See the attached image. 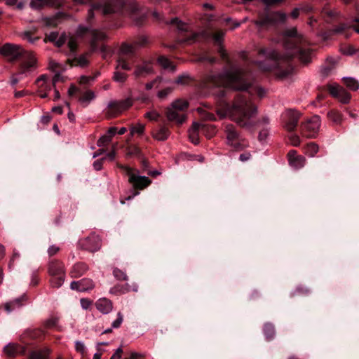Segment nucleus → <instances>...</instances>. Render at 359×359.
<instances>
[{
  "instance_id": "obj_60",
  "label": "nucleus",
  "mask_w": 359,
  "mask_h": 359,
  "mask_svg": "<svg viewBox=\"0 0 359 359\" xmlns=\"http://www.w3.org/2000/svg\"><path fill=\"white\" fill-rule=\"evenodd\" d=\"M20 257V253L15 249L13 250V256L11 258L8 266L11 268L13 264L15 259H19Z\"/></svg>"
},
{
  "instance_id": "obj_22",
  "label": "nucleus",
  "mask_w": 359,
  "mask_h": 359,
  "mask_svg": "<svg viewBox=\"0 0 359 359\" xmlns=\"http://www.w3.org/2000/svg\"><path fill=\"white\" fill-rule=\"evenodd\" d=\"M286 115L288 119L285 123V128L288 131H292L297 126L300 114L296 111L288 110L286 112Z\"/></svg>"
},
{
  "instance_id": "obj_17",
  "label": "nucleus",
  "mask_w": 359,
  "mask_h": 359,
  "mask_svg": "<svg viewBox=\"0 0 359 359\" xmlns=\"http://www.w3.org/2000/svg\"><path fill=\"white\" fill-rule=\"evenodd\" d=\"M36 59L32 53H27L25 60L20 65V70L18 72L19 76L27 74L34 70L36 68Z\"/></svg>"
},
{
  "instance_id": "obj_54",
  "label": "nucleus",
  "mask_w": 359,
  "mask_h": 359,
  "mask_svg": "<svg viewBox=\"0 0 359 359\" xmlns=\"http://www.w3.org/2000/svg\"><path fill=\"white\" fill-rule=\"evenodd\" d=\"M172 89L171 88H166L158 93V97L161 100L165 99L171 92Z\"/></svg>"
},
{
  "instance_id": "obj_50",
  "label": "nucleus",
  "mask_w": 359,
  "mask_h": 359,
  "mask_svg": "<svg viewBox=\"0 0 359 359\" xmlns=\"http://www.w3.org/2000/svg\"><path fill=\"white\" fill-rule=\"evenodd\" d=\"M57 323L58 318L57 317H51L45 322V327L47 328H52L55 327Z\"/></svg>"
},
{
  "instance_id": "obj_44",
  "label": "nucleus",
  "mask_w": 359,
  "mask_h": 359,
  "mask_svg": "<svg viewBox=\"0 0 359 359\" xmlns=\"http://www.w3.org/2000/svg\"><path fill=\"white\" fill-rule=\"evenodd\" d=\"M113 274L114 277L119 280H126L128 278L124 271L117 268L114 269Z\"/></svg>"
},
{
  "instance_id": "obj_24",
  "label": "nucleus",
  "mask_w": 359,
  "mask_h": 359,
  "mask_svg": "<svg viewBox=\"0 0 359 359\" xmlns=\"http://www.w3.org/2000/svg\"><path fill=\"white\" fill-rule=\"evenodd\" d=\"M65 0H32L31 6L34 8H39L44 6L53 7H60Z\"/></svg>"
},
{
  "instance_id": "obj_11",
  "label": "nucleus",
  "mask_w": 359,
  "mask_h": 359,
  "mask_svg": "<svg viewBox=\"0 0 359 359\" xmlns=\"http://www.w3.org/2000/svg\"><path fill=\"white\" fill-rule=\"evenodd\" d=\"M320 122L319 116H313L301 125L302 135L308 138L316 137L319 131Z\"/></svg>"
},
{
  "instance_id": "obj_1",
  "label": "nucleus",
  "mask_w": 359,
  "mask_h": 359,
  "mask_svg": "<svg viewBox=\"0 0 359 359\" xmlns=\"http://www.w3.org/2000/svg\"><path fill=\"white\" fill-rule=\"evenodd\" d=\"M284 48L285 55H280L271 48H261L258 50L260 56L265 57L264 61H255V64L262 72H273L278 79H283L290 75L293 67L290 62L292 57L298 58L306 64L311 61V50L307 41L302 34H298L293 27L285 32Z\"/></svg>"
},
{
  "instance_id": "obj_36",
  "label": "nucleus",
  "mask_w": 359,
  "mask_h": 359,
  "mask_svg": "<svg viewBox=\"0 0 359 359\" xmlns=\"http://www.w3.org/2000/svg\"><path fill=\"white\" fill-rule=\"evenodd\" d=\"M130 58H126V57H120L118 56V58L117 60V65L116 67V69H123L129 71L131 69L132 65L128 62V60Z\"/></svg>"
},
{
  "instance_id": "obj_2",
  "label": "nucleus",
  "mask_w": 359,
  "mask_h": 359,
  "mask_svg": "<svg viewBox=\"0 0 359 359\" xmlns=\"http://www.w3.org/2000/svg\"><path fill=\"white\" fill-rule=\"evenodd\" d=\"M201 86L207 89L224 87L235 90H246L250 88V93H256L259 98L264 97L266 94V90L262 87L252 86L250 74L242 68H231L224 73L210 72L203 77Z\"/></svg>"
},
{
  "instance_id": "obj_47",
  "label": "nucleus",
  "mask_w": 359,
  "mask_h": 359,
  "mask_svg": "<svg viewBox=\"0 0 359 359\" xmlns=\"http://www.w3.org/2000/svg\"><path fill=\"white\" fill-rule=\"evenodd\" d=\"M67 46L69 48L70 52L74 53L77 48L76 39L73 36L70 37L68 40Z\"/></svg>"
},
{
  "instance_id": "obj_3",
  "label": "nucleus",
  "mask_w": 359,
  "mask_h": 359,
  "mask_svg": "<svg viewBox=\"0 0 359 359\" xmlns=\"http://www.w3.org/2000/svg\"><path fill=\"white\" fill-rule=\"evenodd\" d=\"M217 114L221 118L229 117L240 127L250 129L258 123L269 124V118L263 117L258 121L255 118L258 114L256 104L251 98L241 94L237 95L230 104L221 102L217 108Z\"/></svg>"
},
{
  "instance_id": "obj_8",
  "label": "nucleus",
  "mask_w": 359,
  "mask_h": 359,
  "mask_svg": "<svg viewBox=\"0 0 359 359\" xmlns=\"http://www.w3.org/2000/svg\"><path fill=\"white\" fill-rule=\"evenodd\" d=\"M76 35L81 38L90 36V45L92 51L97 50L98 49L97 42L104 40L107 37L102 31L93 29L82 25L78 27Z\"/></svg>"
},
{
  "instance_id": "obj_14",
  "label": "nucleus",
  "mask_w": 359,
  "mask_h": 359,
  "mask_svg": "<svg viewBox=\"0 0 359 359\" xmlns=\"http://www.w3.org/2000/svg\"><path fill=\"white\" fill-rule=\"evenodd\" d=\"M278 15L276 12H259L258 18L253 20V23L259 29L267 28L275 23L276 18Z\"/></svg>"
},
{
  "instance_id": "obj_16",
  "label": "nucleus",
  "mask_w": 359,
  "mask_h": 359,
  "mask_svg": "<svg viewBox=\"0 0 359 359\" xmlns=\"http://www.w3.org/2000/svg\"><path fill=\"white\" fill-rule=\"evenodd\" d=\"M330 95L337 98L341 103L346 104L351 100V95L344 88L337 84L330 85L328 86Z\"/></svg>"
},
{
  "instance_id": "obj_59",
  "label": "nucleus",
  "mask_w": 359,
  "mask_h": 359,
  "mask_svg": "<svg viewBox=\"0 0 359 359\" xmlns=\"http://www.w3.org/2000/svg\"><path fill=\"white\" fill-rule=\"evenodd\" d=\"M162 81L161 77H157L156 79L152 81L151 82L147 83L145 86L147 90H151L154 86L157 83H160Z\"/></svg>"
},
{
  "instance_id": "obj_9",
  "label": "nucleus",
  "mask_w": 359,
  "mask_h": 359,
  "mask_svg": "<svg viewBox=\"0 0 359 359\" xmlns=\"http://www.w3.org/2000/svg\"><path fill=\"white\" fill-rule=\"evenodd\" d=\"M224 131L229 145L236 150H241L248 147V143L240 139L239 133L233 125L227 124L225 126Z\"/></svg>"
},
{
  "instance_id": "obj_53",
  "label": "nucleus",
  "mask_w": 359,
  "mask_h": 359,
  "mask_svg": "<svg viewBox=\"0 0 359 359\" xmlns=\"http://www.w3.org/2000/svg\"><path fill=\"white\" fill-rule=\"evenodd\" d=\"M48 80V76L46 74L41 75L36 80V83L39 86V87L42 89L43 87V83L46 84ZM42 90H40L41 92Z\"/></svg>"
},
{
  "instance_id": "obj_46",
  "label": "nucleus",
  "mask_w": 359,
  "mask_h": 359,
  "mask_svg": "<svg viewBox=\"0 0 359 359\" xmlns=\"http://www.w3.org/2000/svg\"><path fill=\"white\" fill-rule=\"evenodd\" d=\"M144 117L148 118L149 121H158L160 117V114L157 112L156 110H151L150 111L147 112L144 114Z\"/></svg>"
},
{
  "instance_id": "obj_64",
  "label": "nucleus",
  "mask_w": 359,
  "mask_h": 359,
  "mask_svg": "<svg viewBox=\"0 0 359 359\" xmlns=\"http://www.w3.org/2000/svg\"><path fill=\"white\" fill-rule=\"evenodd\" d=\"M290 140L291 144L294 147H297L300 144L299 137L297 135H292L290 137Z\"/></svg>"
},
{
  "instance_id": "obj_43",
  "label": "nucleus",
  "mask_w": 359,
  "mask_h": 359,
  "mask_svg": "<svg viewBox=\"0 0 359 359\" xmlns=\"http://www.w3.org/2000/svg\"><path fill=\"white\" fill-rule=\"evenodd\" d=\"M21 36L23 39L28 41L30 43H34L39 39V37H33L32 33L30 31L24 32L22 33Z\"/></svg>"
},
{
  "instance_id": "obj_13",
  "label": "nucleus",
  "mask_w": 359,
  "mask_h": 359,
  "mask_svg": "<svg viewBox=\"0 0 359 359\" xmlns=\"http://www.w3.org/2000/svg\"><path fill=\"white\" fill-rule=\"evenodd\" d=\"M79 245L84 250L95 252L101 248L102 241L100 236L95 233H92L88 236L80 239Z\"/></svg>"
},
{
  "instance_id": "obj_4",
  "label": "nucleus",
  "mask_w": 359,
  "mask_h": 359,
  "mask_svg": "<svg viewBox=\"0 0 359 359\" xmlns=\"http://www.w3.org/2000/svg\"><path fill=\"white\" fill-rule=\"evenodd\" d=\"M94 11H100L103 15L111 14L116 12L128 14L130 17L140 23L144 18V15L137 18L136 15L139 11L138 6L135 2H126L125 0H109L108 3L99 2L92 5L88 11V20L94 17Z\"/></svg>"
},
{
  "instance_id": "obj_27",
  "label": "nucleus",
  "mask_w": 359,
  "mask_h": 359,
  "mask_svg": "<svg viewBox=\"0 0 359 359\" xmlns=\"http://www.w3.org/2000/svg\"><path fill=\"white\" fill-rule=\"evenodd\" d=\"M95 306L97 309L104 314L109 313L113 309L112 302L107 298L98 299Z\"/></svg>"
},
{
  "instance_id": "obj_40",
  "label": "nucleus",
  "mask_w": 359,
  "mask_h": 359,
  "mask_svg": "<svg viewBox=\"0 0 359 359\" xmlns=\"http://www.w3.org/2000/svg\"><path fill=\"white\" fill-rule=\"evenodd\" d=\"M306 164V158L304 156L299 155L292 161L290 165L297 169L301 168Z\"/></svg>"
},
{
  "instance_id": "obj_49",
  "label": "nucleus",
  "mask_w": 359,
  "mask_h": 359,
  "mask_svg": "<svg viewBox=\"0 0 359 359\" xmlns=\"http://www.w3.org/2000/svg\"><path fill=\"white\" fill-rule=\"evenodd\" d=\"M144 131V125L142 123H137L131 128V134L137 133L139 135L143 134Z\"/></svg>"
},
{
  "instance_id": "obj_29",
  "label": "nucleus",
  "mask_w": 359,
  "mask_h": 359,
  "mask_svg": "<svg viewBox=\"0 0 359 359\" xmlns=\"http://www.w3.org/2000/svg\"><path fill=\"white\" fill-rule=\"evenodd\" d=\"M137 291V287L136 285H134L133 287H131L128 283L126 284H118L111 288L110 292L111 294H121L126 292H128L130 291Z\"/></svg>"
},
{
  "instance_id": "obj_20",
  "label": "nucleus",
  "mask_w": 359,
  "mask_h": 359,
  "mask_svg": "<svg viewBox=\"0 0 359 359\" xmlns=\"http://www.w3.org/2000/svg\"><path fill=\"white\" fill-rule=\"evenodd\" d=\"M70 287L73 290L86 292L94 287V283L90 278H83L78 281H72Z\"/></svg>"
},
{
  "instance_id": "obj_45",
  "label": "nucleus",
  "mask_w": 359,
  "mask_h": 359,
  "mask_svg": "<svg viewBox=\"0 0 359 359\" xmlns=\"http://www.w3.org/2000/svg\"><path fill=\"white\" fill-rule=\"evenodd\" d=\"M111 141V139L110 138V135L105 134L100 137V139L97 140V144L99 147H101L107 145Z\"/></svg>"
},
{
  "instance_id": "obj_51",
  "label": "nucleus",
  "mask_w": 359,
  "mask_h": 359,
  "mask_svg": "<svg viewBox=\"0 0 359 359\" xmlns=\"http://www.w3.org/2000/svg\"><path fill=\"white\" fill-rule=\"evenodd\" d=\"M123 320V316L121 312L117 314V318L112 323V328H118L121 327Z\"/></svg>"
},
{
  "instance_id": "obj_58",
  "label": "nucleus",
  "mask_w": 359,
  "mask_h": 359,
  "mask_svg": "<svg viewBox=\"0 0 359 359\" xmlns=\"http://www.w3.org/2000/svg\"><path fill=\"white\" fill-rule=\"evenodd\" d=\"M260 1L266 7H270V6H275V5L282 2L283 0H260Z\"/></svg>"
},
{
  "instance_id": "obj_56",
  "label": "nucleus",
  "mask_w": 359,
  "mask_h": 359,
  "mask_svg": "<svg viewBox=\"0 0 359 359\" xmlns=\"http://www.w3.org/2000/svg\"><path fill=\"white\" fill-rule=\"evenodd\" d=\"M333 69V65L325 66L321 68L320 72L323 76H327L332 72Z\"/></svg>"
},
{
  "instance_id": "obj_52",
  "label": "nucleus",
  "mask_w": 359,
  "mask_h": 359,
  "mask_svg": "<svg viewBox=\"0 0 359 359\" xmlns=\"http://www.w3.org/2000/svg\"><path fill=\"white\" fill-rule=\"evenodd\" d=\"M158 62L164 68V69H168L169 68L170 66H171V62L170 61L163 57V56H161V57H159L158 59Z\"/></svg>"
},
{
  "instance_id": "obj_63",
  "label": "nucleus",
  "mask_w": 359,
  "mask_h": 359,
  "mask_svg": "<svg viewBox=\"0 0 359 359\" xmlns=\"http://www.w3.org/2000/svg\"><path fill=\"white\" fill-rule=\"evenodd\" d=\"M59 250H60L59 247L53 245L50 246L49 248L48 249V253L50 256H53L55 254H57Z\"/></svg>"
},
{
  "instance_id": "obj_33",
  "label": "nucleus",
  "mask_w": 359,
  "mask_h": 359,
  "mask_svg": "<svg viewBox=\"0 0 359 359\" xmlns=\"http://www.w3.org/2000/svg\"><path fill=\"white\" fill-rule=\"evenodd\" d=\"M327 116L328 119L335 125H340L342 123V115L337 110H330L327 112Z\"/></svg>"
},
{
  "instance_id": "obj_42",
  "label": "nucleus",
  "mask_w": 359,
  "mask_h": 359,
  "mask_svg": "<svg viewBox=\"0 0 359 359\" xmlns=\"http://www.w3.org/2000/svg\"><path fill=\"white\" fill-rule=\"evenodd\" d=\"M128 78L127 74L120 72L118 69H116L114 73L113 79L114 81L118 83H124Z\"/></svg>"
},
{
  "instance_id": "obj_18",
  "label": "nucleus",
  "mask_w": 359,
  "mask_h": 359,
  "mask_svg": "<svg viewBox=\"0 0 359 359\" xmlns=\"http://www.w3.org/2000/svg\"><path fill=\"white\" fill-rule=\"evenodd\" d=\"M341 13L336 8L325 6L320 12V17L325 22L331 24L337 22L341 18Z\"/></svg>"
},
{
  "instance_id": "obj_48",
  "label": "nucleus",
  "mask_w": 359,
  "mask_h": 359,
  "mask_svg": "<svg viewBox=\"0 0 359 359\" xmlns=\"http://www.w3.org/2000/svg\"><path fill=\"white\" fill-rule=\"evenodd\" d=\"M191 81V78L189 75H181L177 77L175 83L177 84L186 85Z\"/></svg>"
},
{
  "instance_id": "obj_34",
  "label": "nucleus",
  "mask_w": 359,
  "mask_h": 359,
  "mask_svg": "<svg viewBox=\"0 0 359 359\" xmlns=\"http://www.w3.org/2000/svg\"><path fill=\"white\" fill-rule=\"evenodd\" d=\"M166 24H170V25H175L177 27V29L179 32L182 33L184 32H189V26L183 22L182 21L180 20L177 18H174L171 19L170 22H165Z\"/></svg>"
},
{
  "instance_id": "obj_57",
  "label": "nucleus",
  "mask_w": 359,
  "mask_h": 359,
  "mask_svg": "<svg viewBox=\"0 0 359 359\" xmlns=\"http://www.w3.org/2000/svg\"><path fill=\"white\" fill-rule=\"evenodd\" d=\"M6 4L8 5V6H16V7L18 9H22V7H23V4L21 3V2L18 3V0H6Z\"/></svg>"
},
{
  "instance_id": "obj_12",
  "label": "nucleus",
  "mask_w": 359,
  "mask_h": 359,
  "mask_svg": "<svg viewBox=\"0 0 359 359\" xmlns=\"http://www.w3.org/2000/svg\"><path fill=\"white\" fill-rule=\"evenodd\" d=\"M147 37L142 36L131 44L126 43H122L120 48L119 56L133 59L135 55V53L137 48L139 47L143 46L147 43Z\"/></svg>"
},
{
  "instance_id": "obj_32",
  "label": "nucleus",
  "mask_w": 359,
  "mask_h": 359,
  "mask_svg": "<svg viewBox=\"0 0 359 359\" xmlns=\"http://www.w3.org/2000/svg\"><path fill=\"white\" fill-rule=\"evenodd\" d=\"M353 27V29L359 34V26H351L347 23H341L337 27L332 28L330 30V33L331 34H341L345 32L346 29Z\"/></svg>"
},
{
  "instance_id": "obj_41",
  "label": "nucleus",
  "mask_w": 359,
  "mask_h": 359,
  "mask_svg": "<svg viewBox=\"0 0 359 359\" xmlns=\"http://www.w3.org/2000/svg\"><path fill=\"white\" fill-rule=\"evenodd\" d=\"M5 309L7 312L10 313L13 311L16 308H19L21 306V302L20 299H16L10 302H7L5 304Z\"/></svg>"
},
{
  "instance_id": "obj_62",
  "label": "nucleus",
  "mask_w": 359,
  "mask_h": 359,
  "mask_svg": "<svg viewBox=\"0 0 359 359\" xmlns=\"http://www.w3.org/2000/svg\"><path fill=\"white\" fill-rule=\"evenodd\" d=\"M58 37V33L57 32H50L49 34H48L46 37L45 40H48L51 42H55Z\"/></svg>"
},
{
  "instance_id": "obj_39",
  "label": "nucleus",
  "mask_w": 359,
  "mask_h": 359,
  "mask_svg": "<svg viewBox=\"0 0 359 359\" xmlns=\"http://www.w3.org/2000/svg\"><path fill=\"white\" fill-rule=\"evenodd\" d=\"M344 83L346 85L347 88H348L351 90H356L359 88V83L357 80L352 77H344L343 79Z\"/></svg>"
},
{
  "instance_id": "obj_21",
  "label": "nucleus",
  "mask_w": 359,
  "mask_h": 359,
  "mask_svg": "<svg viewBox=\"0 0 359 359\" xmlns=\"http://www.w3.org/2000/svg\"><path fill=\"white\" fill-rule=\"evenodd\" d=\"M151 73H153V67L151 62L149 61H144L137 65L134 71L135 77H145Z\"/></svg>"
},
{
  "instance_id": "obj_28",
  "label": "nucleus",
  "mask_w": 359,
  "mask_h": 359,
  "mask_svg": "<svg viewBox=\"0 0 359 359\" xmlns=\"http://www.w3.org/2000/svg\"><path fill=\"white\" fill-rule=\"evenodd\" d=\"M90 55V53H86L83 55H81L79 57H75L73 59H68L67 62L72 66H78L80 67H85L88 66L89 64V61L88 57Z\"/></svg>"
},
{
  "instance_id": "obj_25",
  "label": "nucleus",
  "mask_w": 359,
  "mask_h": 359,
  "mask_svg": "<svg viewBox=\"0 0 359 359\" xmlns=\"http://www.w3.org/2000/svg\"><path fill=\"white\" fill-rule=\"evenodd\" d=\"M89 269L88 266L84 262L76 263L69 271L72 278H77L82 276Z\"/></svg>"
},
{
  "instance_id": "obj_10",
  "label": "nucleus",
  "mask_w": 359,
  "mask_h": 359,
  "mask_svg": "<svg viewBox=\"0 0 359 359\" xmlns=\"http://www.w3.org/2000/svg\"><path fill=\"white\" fill-rule=\"evenodd\" d=\"M24 53L22 47L15 43H6L0 47V54L9 62L18 60Z\"/></svg>"
},
{
  "instance_id": "obj_5",
  "label": "nucleus",
  "mask_w": 359,
  "mask_h": 359,
  "mask_svg": "<svg viewBox=\"0 0 359 359\" xmlns=\"http://www.w3.org/2000/svg\"><path fill=\"white\" fill-rule=\"evenodd\" d=\"M48 273L51 277V287L58 288L62 285L66 276L65 267L62 262L58 259L50 260L48 264Z\"/></svg>"
},
{
  "instance_id": "obj_30",
  "label": "nucleus",
  "mask_w": 359,
  "mask_h": 359,
  "mask_svg": "<svg viewBox=\"0 0 359 359\" xmlns=\"http://www.w3.org/2000/svg\"><path fill=\"white\" fill-rule=\"evenodd\" d=\"M201 127L203 128L204 126L195 122L193 123L191 128L188 130L189 138L194 144L199 143L198 130Z\"/></svg>"
},
{
  "instance_id": "obj_7",
  "label": "nucleus",
  "mask_w": 359,
  "mask_h": 359,
  "mask_svg": "<svg viewBox=\"0 0 359 359\" xmlns=\"http://www.w3.org/2000/svg\"><path fill=\"white\" fill-rule=\"evenodd\" d=\"M118 167L128 175L129 182L135 189H144L151 182L149 177L139 175L137 170L123 165H118Z\"/></svg>"
},
{
  "instance_id": "obj_15",
  "label": "nucleus",
  "mask_w": 359,
  "mask_h": 359,
  "mask_svg": "<svg viewBox=\"0 0 359 359\" xmlns=\"http://www.w3.org/2000/svg\"><path fill=\"white\" fill-rule=\"evenodd\" d=\"M133 102L130 98L119 101H110L107 104V114L110 116H116L118 114L130 108Z\"/></svg>"
},
{
  "instance_id": "obj_31",
  "label": "nucleus",
  "mask_w": 359,
  "mask_h": 359,
  "mask_svg": "<svg viewBox=\"0 0 359 359\" xmlns=\"http://www.w3.org/2000/svg\"><path fill=\"white\" fill-rule=\"evenodd\" d=\"M170 131L165 126H161L158 129L154 131L153 137L158 141H164L168 138Z\"/></svg>"
},
{
  "instance_id": "obj_55",
  "label": "nucleus",
  "mask_w": 359,
  "mask_h": 359,
  "mask_svg": "<svg viewBox=\"0 0 359 359\" xmlns=\"http://www.w3.org/2000/svg\"><path fill=\"white\" fill-rule=\"evenodd\" d=\"M75 349L77 352L80 353L81 354H84L86 351V347L83 342L77 341L75 343Z\"/></svg>"
},
{
  "instance_id": "obj_26",
  "label": "nucleus",
  "mask_w": 359,
  "mask_h": 359,
  "mask_svg": "<svg viewBox=\"0 0 359 359\" xmlns=\"http://www.w3.org/2000/svg\"><path fill=\"white\" fill-rule=\"evenodd\" d=\"M5 353L8 356H15L17 355H23L25 353V348L16 344H9L4 349Z\"/></svg>"
},
{
  "instance_id": "obj_38",
  "label": "nucleus",
  "mask_w": 359,
  "mask_h": 359,
  "mask_svg": "<svg viewBox=\"0 0 359 359\" xmlns=\"http://www.w3.org/2000/svg\"><path fill=\"white\" fill-rule=\"evenodd\" d=\"M318 145L314 142H310L304 147V152L310 157H313L318 151Z\"/></svg>"
},
{
  "instance_id": "obj_19",
  "label": "nucleus",
  "mask_w": 359,
  "mask_h": 359,
  "mask_svg": "<svg viewBox=\"0 0 359 359\" xmlns=\"http://www.w3.org/2000/svg\"><path fill=\"white\" fill-rule=\"evenodd\" d=\"M225 35V32L222 30H218L215 32L212 35V38L215 41V43L218 45V53H219L222 60H224L228 65L230 64L229 55L226 53L224 47L222 44L224 37Z\"/></svg>"
},
{
  "instance_id": "obj_6",
  "label": "nucleus",
  "mask_w": 359,
  "mask_h": 359,
  "mask_svg": "<svg viewBox=\"0 0 359 359\" xmlns=\"http://www.w3.org/2000/svg\"><path fill=\"white\" fill-rule=\"evenodd\" d=\"M188 107L189 103L186 100L174 101L170 107L166 109L165 115L168 120L175 121L177 124H182L187 119L185 111Z\"/></svg>"
},
{
  "instance_id": "obj_23",
  "label": "nucleus",
  "mask_w": 359,
  "mask_h": 359,
  "mask_svg": "<svg viewBox=\"0 0 359 359\" xmlns=\"http://www.w3.org/2000/svg\"><path fill=\"white\" fill-rule=\"evenodd\" d=\"M200 35H201L200 33L192 32V33L189 34L188 36H178L176 43L171 46L170 48H173V49L176 48L177 44L191 45V44L195 43L198 40V38L200 36Z\"/></svg>"
},
{
  "instance_id": "obj_61",
  "label": "nucleus",
  "mask_w": 359,
  "mask_h": 359,
  "mask_svg": "<svg viewBox=\"0 0 359 359\" xmlns=\"http://www.w3.org/2000/svg\"><path fill=\"white\" fill-rule=\"evenodd\" d=\"M100 50L102 53V57L104 59L108 56V55H111L109 48L105 45H102Z\"/></svg>"
},
{
  "instance_id": "obj_37",
  "label": "nucleus",
  "mask_w": 359,
  "mask_h": 359,
  "mask_svg": "<svg viewBox=\"0 0 359 359\" xmlns=\"http://www.w3.org/2000/svg\"><path fill=\"white\" fill-rule=\"evenodd\" d=\"M263 332L267 340L270 341L273 339L275 336V328L273 324L270 323H265Z\"/></svg>"
},
{
  "instance_id": "obj_35",
  "label": "nucleus",
  "mask_w": 359,
  "mask_h": 359,
  "mask_svg": "<svg viewBox=\"0 0 359 359\" xmlns=\"http://www.w3.org/2000/svg\"><path fill=\"white\" fill-rule=\"evenodd\" d=\"M95 97V94L92 90H86L83 93L82 96L79 98V101L82 103L85 107L87 106Z\"/></svg>"
}]
</instances>
